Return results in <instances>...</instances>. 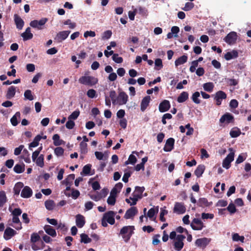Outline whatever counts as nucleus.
Instances as JSON below:
<instances>
[{"label": "nucleus", "mask_w": 251, "mask_h": 251, "mask_svg": "<svg viewBox=\"0 0 251 251\" xmlns=\"http://www.w3.org/2000/svg\"><path fill=\"white\" fill-rule=\"evenodd\" d=\"M194 7V4L191 2H187L185 3V6L182 9L185 11H190Z\"/></svg>", "instance_id": "nucleus-48"}, {"label": "nucleus", "mask_w": 251, "mask_h": 251, "mask_svg": "<svg viewBox=\"0 0 251 251\" xmlns=\"http://www.w3.org/2000/svg\"><path fill=\"white\" fill-rule=\"evenodd\" d=\"M232 238L234 241H240L242 243L244 242L245 237L243 236H240L238 233H235L232 234Z\"/></svg>", "instance_id": "nucleus-40"}, {"label": "nucleus", "mask_w": 251, "mask_h": 251, "mask_svg": "<svg viewBox=\"0 0 251 251\" xmlns=\"http://www.w3.org/2000/svg\"><path fill=\"white\" fill-rule=\"evenodd\" d=\"M189 94L187 92H182L178 97L177 101L179 103H182L188 99Z\"/></svg>", "instance_id": "nucleus-28"}, {"label": "nucleus", "mask_w": 251, "mask_h": 251, "mask_svg": "<svg viewBox=\"0 0 251 251\" xmlns=\"http://www.w3.org/2000/svg\"><path fill=\"white\" fill-rule=\"evenodd\" d=\"M42 139V136L40 135H37L34 139L33 141L29 145V150H31V148L36 147L38 146L39 142Z\"/></svg>", "instance_id": "nucleus-29"}, {"label": "nucleus", "mask_w": 251, "mask_h": 251, "mask_svg": "<svg viewBox=\"0 0 251 251\" xmlns=\"http://www.w3.org/2000/svg\"><path fill=\"white\" fill-rule=\"evenodd\" d=\"M12 222L17 224L16 226H13L14 228H15L17 230H20L22 228V224L20 221V219L18 216H13L12 218Z\"/></svg>", "instance_id": "nucleus-35"}, {"label": "nucleus", "mask_w": 251, "mask_h": 251, "mask_svg": "<svg viewBox=\"0 0 251 251\" xmlns=\"http://www.w3.org/2000/svg\"><path fill=\"white\" fill-rule=\"evenodd\" d=\"M65 25H69V27L71 29H74L76 26L75 23H72L71 20L68 19L63 23Z\"/></svg>", "instance_id": "nucleus-62"}, {"label": "nucleus", "mask_w": 251, "mask_h": 251, "mask_svg": "<svg viewBox=\"0 0 251 251\" xmlns=\"http://www.w3.org/2000/svg\"><path fill=\"white\" fill-rule=\"evenodd\" d=\"M53 144L55 146H58L62 144L63 141L60 139V136L58 134H55L52 137Z\"/></svg>", "instance_id": "nucleus-38"}, {"label": "nucleus", "mask_w": 251, "mask_h": 251, "mask_svg": "<svg viewBox=\"0 0 251 251\" xmlns=\"http://www.w3.org/2000/svg\"><path fill=\"white\" fill-rule=\"evenodd\" d=\"M7 199L5 191L2 190L0 191V207H2L7 202Z\"/></svg>", "instance_id": "nucleus-31"}, {"label": "nucleus", "mask_w": 251, "mask_h": 251, "mask_svg": "<svg viewBox=\"0 0 251 251\" xmlns=\"http://www.w3.org/2000/svg\"><path fill=\"white\" fill-rule=\"evenodd\" d=\"M16 94V87L11 86L8 88L5 97L7 99L10 100L13 98Z\"/></svg>", "instance_id": "nucleus-23"}, {"label": "nucleus", "mask_w": 251, "mask_h": 251, "mask_svg": "<svg viewBox=\"0 0 251 251\" xmlns=\"http://www.w3.org/2000/svg\"><path fill=\"white\" fill-rule=\"evenodd\" d=\"M72 194L71 196L73 199H76L80 195V192L77 190H75L73 189L72 190Z\"/></svg>", "instance_id": "nucleus-64"}, {"label": "nucleus", "mask_w": 251, "mask_h": 251, "mask_svg": "<svg viewBox=\"0 0 251 251\" xmlns=\"http://www.w3.org/2000/svg\"><path fill=\"white\" fill-rule=\"evenodd\" d=\"M14 20L16 27L18 29H22L24 25V21L23 20L16 14L14 15Z\"/></svg>", "instance_id": "nucleus-19"}, {"label": "nucleus", "mask_w": 251, "mask_h": 251, "mask_svg": "<svg viewBox=\"0 0 251 251\" xmlns=\"http://www.w3.org/2000/svg\"><path fill=\"white\" fill-rule=\"evenodd\" d=\"M234 116L229 113H226L224 114L220 119V123H226L228 124L234 122Z\"/></svg>", "instance_id": "nucleus-11"}, {"label": "nucleus", "mask_w": 251, "mask_h": 251, "mask_svg": "<svg viewBox=\"0 0 251 251\" xmlns=\"http://www.w3.org/2000/svg\"><path fill=\"white\" fill-rule=\"evenodd\" d=\"M115 212L112 211H109L105 213L101 220V225L104 227L107 226V223L110 225H114L115 223Z\"/></svg>", "instance_id": "nucleus-3"}, {"label": "nucleus", "mask_w": 251, "mask_h": 251, "mask_svg": "<svg viewBox=\"0 0 251 251\" xmlns=\"http://www.w3.org/2000/svg\"><path fill=\"white\" fill-rule=\"evenodd\" d=\"M32 189L29 186H25L23 187L21 196L23 198H29L32 196Z\"/></svg>", "instance_id": "nucleus-16"}, {"label": "nucleus", "mask_w": 251, "mask_h": 251, "mask_svg": "<svg viewBox=\"0 0 251 251\" xmlns=\"http://www.w3.org/2000/svg\"><path fill=\"white\" fill-rule=\"evenodd\" d=\"M87 95L89 98L93 99L97 97V93L94 89H91L88 90Z\"/></svg>", "instance_id": "nucleus-55"}, {"label": "nucleus", "mask_w": 251, "mask_h": 251, "mask_svg": "<svg viewBox=\"0 0 251 251\" xmlns=\"http://www.w3.org/2000/svg\"><path fill=\"white\" fill-rule=\"evenodd\" d=\"M112 59L117 63H121L123 61V59L122 57H119L118 54L114 53L112 56Z\"/></svg>", "instance_id": "nucleus-52"}, {"label": "nucleus", "mask_w": 251, "mask_h": 251, "mask_svg": "<svg viewBox=\"0 0 251 251\" xmlns=\"http://www.w3.org/2000/svg\"><path fill=\"white\" fill-rule=\"evenodd\" d=\"M16 231L11 227H7L3 234V238L6 240H9L11 238L16 234Z\"/></svg>", "instance_id": "nucleus-17"}, {"label": "nucleus", "mask_w": 251, "mask_h": 251, "mask_svg": "<svg viewBox=\"0 0 251 251\" xmlns=\"http://www.w3.org/2000/svg\"><path fill=\"white\" fill-rule=\"evenodd\" d=\"M234 152H230L224 159L223 162V167L228 169L230 167L231 162L234 160Z\"/></svg>", "instance_id": "nucleus-9"}, {"label": "nucleus", "mask_w": 251, "mask_h": 251, "mask_svg": "<svg viewBox=\"0 0 251 251\" xmlns=\"http://www.w3.org/2000/svg\"><path fill=\"white\" fill-rule=\"evenodd\" d=\"M109 98L111 99L113 104H115L116 102V93L114 90H111L109 92Z\"/></svg>", "instance_id": "nucleus-57"}, {"label": "nucleus", "mask_w": 251, "mask_h": 251, "mask_svg": "<svg viewBox=\"0 0 251 251\" xmlns=\"http://www.w3.org/2000/svg\"><path fill=\"white\" fill-rule=\"evenodd\" d=\"M212 204V202H209L207 199L205 198H200L198 200L197 205L200 207H208Z\"/></svg>", "instance_id": "nucleus-24"}, {"label": "nucleus", "mask_w": 251, "mask_h": 251, "mask_svg": "<svg viewBox=\"0 0 251 251\" xmlns=\"http://www.w3.org/2000/svg\"><path fill=\"white\" fill-rule=\"evenodd\" d=\"M226 209H227L231 214L235 213L236 211L235 206L232 202L229 203Z\"/></svg>", "instance_id": "nucleus-53"}, {"label": "nucleus", "mask_w": 251, "mask_h": 251, "mask_svg": "<svg viewBox=\"0 0 251 251\" xmlns=\"http://www.w3.org/2000/svg\"><path fill=\"white\" fill-rule=\"evenodd\" d=\"M46 208L49 210H51L54 207V202L52 200H47L45 202Z\"/></svg>", "instance_id": "nucleus-43"}, {"label": "nucleus", "mask_w": 251, "mask_h": 251, "mask_svg": "<svg viewBox=\"0 0 251 251\" xmlns=\"http://www.w3.org/2000/svg\"><path fill=\"white\" fill-rule=\"evenodd\" d=\"M44 229L45 232L49 234V235L54 237L56 236V232L55 230L52 226L50 225H46Z\"/></svg>", "instance_id": "nucleus-25"}, {"label": "nucleus", "mask_w": 251, "mask_h": 251, "mask_svg": "<svg viewBox=\"0 0 251 251\" xmlns=\"http://www.w3.org/2000/svg\"><path fill=\"white\" fill-rule=\"evenodd\" d=\"M21 114L20 112H17L10 120L11 123L13 126H16L18 124L17 118H20Z\"/></svg>", "instance_id": "nucleus-39"}, {"label": "nucleus", "mask_w": 251, "mask_h": 251, "mask_svg": "<svg viewBox=\"0 0 251 251\" xmlns=\"http://www.w3.org/2000/svg\"><path fill=\"white\" fill-rule=\"evenodd\" d=\"M78 82L83 85L93 86L98 82V79L93 76L84 75L80 77Z\"/></svg>", "instance_id": "nucleus-2"}, {"label": "nucleus", "mask_w": 251, "mask_h": 251, "mask_svg": "<svg viewBox=\"0 0 251 251\" xmlns=\"http://www.w3.org/2000/svg\"><path fill=\"white\" fill-rule=\"evenodd\" d=\"M80 242L84 244H87L91 242L92 239L89 237L88 235L85 233H81L80 235Z\"/></svg>", "instance_id": "nucleus-34"}, {"label": "nucleus", "mask_w": 251, "mask_h": 251, "mask_svg": "<svg viewBox=\"0 0 251 251\" xmlns=\"http://www.w3.org/2000/svg\"><path fill=\"white\" fill-rule=\"evenodd\" d=\"M186 210V207L183 202H176L173 208V212L177 214H184Z\"/></svg>", "instance_id": "nucleus-7"}, {"label": "nucleus", "mask_w": 251, "mask_h": 251, "mask_svg": "<svg viewBox=\"0 0 251 251\" xmlns=\"http://www.w3.org/2000/svg\"><path fill=\"white\" fill-rule=\"evenodd\" d=\"M76 225L79 228H82L85 224L84 217L81 214H77L75 217Z\"/></svg>", "instance_id": "nucleus-21"}, {"label": "nucleus", "mask_w": 251, "mask_h": 251, "mask_svg": "<svg viewBox=\"0 0 251 251\" xmlns=\"http://www.w3.org/2000/svg\"><path fill=\"white\" fill-rule=\"evenodd\" d=\"M151 101V97L149 96L145 97L142 100L140 105V109L144 112L149 105Z\"/></svg>", "instance_id": "nucleus-20"}, {"label": "nucleus", "mask_w": 251, "mask_h": 251, "mask_svg": "<svg viewBox=\"0 0 251 251\" xmlns=\"http://www.w3.org/2000/svg\"><path fill=\"white\" fill-rule=\"evenodd\" d=\"M44 156L43 154H40L35 160L36 164L37 166L42 168L44 166Z\"/></svg>", "instance_id": "nucleus-37"}, {"label": "nucleus", "mask_w": 251, "mask_h": 251, "mask_svg": "<svg viewBox=\"0 0 251 251\" xmlns=\"http://www.w3.org/2000/svg\"><path fill=\"white\" fill-rule=\"evenodd\" d=\"M24 97L25 99L32 100L34 99L33 96L30 90H26L24 93Z\"/></svg>", "instance_id": "nucleus-47"}, {"label": "nucleus", "mask_w": 251, "mask_h": 251, "mask_svg": "<svg viewBox=\"0 0 251 251\" xmlns=\"http://www.w3.org/2000/svg\"><path fill=\"white\" fill-rule=\"evenodd\" d=\"M185 238V236L182 234H178L176 236V241L174 242V248L176 251H180L184 246L183 242V240Z\"/></svg>", "instance_id": "nucleus-4"}, {"label": "nucleus", "mask_w": 251, "mask_h": 251, "mask_svg": "<svg viewBox=\"0 0 251 251\" xmlns=\"http://www.w3.org/2000/svg\"><path fill=\"white\" fill-rule=\"evenodd\" d=\"M137 161V159L136 157L133 155L130 154L129 156L128 160L125 162V165H128V164H134Z\"/></svg>", "instance_id": "nucleus-46"}, {"label": "nucleus", "mask_w": 251, "mask_h": 251, "mask_svg": "<svg viewBox=\"0 0 251 251\" xmlns=\"http://www.w3.org/2000/svg\"><path fill=\"white\" fill-rule=\"evenodd\" d=\"M238 56V52L236 50H232L231 51L227 52L224 55L226 60H230L232 59L236 58Z\"/></svg>", "instance_id": "nucleus-22"}, {"label": "nucleus", "mask_w": 251, "mask_h": 251, "mask_svg": "<svg viewBox=\"0 0 251 251\" xmlns=\"http://www.w3.org/2000/svg\"><path fill=\"white\" fill-rule=\"evenodd\" d=\"M137 13V8L134 9L133 10V11H129L128 12V17H129V19L132 21L134 20L135 16Z\"/></svg>", "instance_id": "nucleus-61"}, {"label": "nucleus", "mask_w": 251, "mask_h": 251, "mask_svg": "<svg viewBox=\"0 0 251 251\" xmlns=\"http://www.w3.org/2000/svg\"><path fill=\"white\" fill-rule=\"evenodd\" d=\"M205 169V168L204 165L201 164L198 165L194 172L195 175L198 177H201L204 173Z\"/></svg>", "instance_id": "nucleus-26"}, {"label": "nucleus", "mask_w": 251, "mask_h": 251, "mask_svg": "<svg viewBox=\"0 0 251 251\" xmlns=\"http://www.w3.org/2000/svg\"><path fill=\"white\" fill-rule=\"evenodd\" d=\"M64 152V150L62 147H57L54 149V153L57 156L63 155Z\"/></svg>", "instance_id": "nucleus-56"}, {"label": "nucleus", "mask_w": 251, "mask_h": 251, "mask_svg": "<svg viewBox=\"0 0 251 251\" xmlns=\"http://www.w3.org/2000/svg\"><path fill=\"white\" fill-rule=\"evenodd\" d=\"M187 56L185 55H183L179 57L175 61V65L176 66H178L186 63L187 61Z\"/></svg>", "instance_id": "nucleus-30"}, {"label": "nucleus", "mask_w": 251, "mask_h": 251, "mask_svg": "<svg viewBox=\"0 0 251 251\" xmlns=\"http://www.w3.org/2000/svg\"><path fill=\"white\" fill-rule=\"evenodd\" d=\"M92 165L90 164L85 165L81 172V175H88L90 173Z\"/></svg>", "instance_id": "nucleus-42"}, {"label": "nucleus", "mask_w": 251, "mask_h": 251, "mask_svg": "<svg viewBox=\"0 0 251 251\" xmlns=\"http://www.w3.org/2000/svg\"><path fill=\"white\" fill-rule=\"evenodd\" d=\"M237 33L234 31L230 32L225 38V41L229 45L234 44L237 40Z\"/></svg>", "instance_id": "nucleus-10"}, {"label": "nucleus", "mask_w": 251, "mask_h": 251, "mask_svg": "<svg viewBox=\"0 0 251 251\" xmlns=\"http://www.w3.org/2000/svg\"><path fill=\"white\" fill-rule=\"evenodd\" d=\"M171 107L170 101L168 100H163L159 105V110L160 112H165L169 110Z\"/></svg>", "instance_id": "nucleus-15"}, {"label": "nucleus", "mask_w": 251, "mask_h": 251, "mask_svg": "<svg viewBox=\"0 0 251 251\" xmlns=\"http://www.w3.org/2000/svg\"><path fill=\"white\" fill-rule=\"evenodd\" d=\"M40 239V236L36 233H33L31 235V242L32 243H35L39 241Z\"/></svg>", "instance_id": "nucleus-60"}, {"label": "nucleus", "mask_w": 251, "mask_h": 251, "mask_svg": "<svg viewBox=\"0 0 251 251\" xmlns=\"http://www.w3.org/2000/svg\"><path fill=\"white\" fill-rule=\"evenodd\" d=\"M9 210L11 212L13 216H19L21 215L22 213V211L20 208H16L13 210H12V208L10 207L9 208Z\"/></svg>", "instance_id": "nucleus-45"}, {"label": "nucleus", "mask_w": 251, "mask_h": 251, "mask_svg": "<svg viewBox=\"0 0 251 251\" xmlns=\"http://www.w3.org/2000/svg\"><path fill=\"white\" fill-rule=\"evenodd\" d=\"M75 126V122L71 119H68V121L66 123V127L69 129H73Z\"/></svg>", "instance_id": "nucleus-59"}, {"label": "nucleus", "mask_w": 251, "mask_h": 251, "mask_svg": "<svg viewBox=\"0 0 251 251\" xmlns=\"http://www.w3.org/2000/svg\"><path fill=\"white\" fill-rule=\"evenodd\" d=\"M168 214V211L164 208H161L160 209V220L161 222H165L166 219L164 218V215Z\"/></svg>", "instance_id": "nucleus-54"}, {"label": "nucleus", "mask_w": 251, "mask_h": 251, "mask_svg": "<svg viewBox=\"0 0 251 251\" xmlns=\"http://www.w3.org/2000/svg\"><path fill=\"white\" fill-rule=\"evenodd\" d=\"M200 96V93L199 92H196L192 96V100L193 102L196 104H200L201 103L199 97Z\"/></svg>", "instance_id": "nucleus-44"}, {"label": "nucleus", "mask_w": 251, "mask_h": 251, "mask_svg": "<svg viewBox=\"0 0 251 251\" xmlns=\"http://www.w3.org/2000/svg\"><path fill=\"white\" fill-rule=\"evenodd\" d=\"M21 36L23 37L24 41H27L31 39L33 35L32 33L23 32L22 33Z\"/></svg>", "instance_id": "nucleus-49"}, {"label": "nucleus", "mask_w": 251, "mask_h": 251, "mask_svg": "<svg viewBox=\"0 0 251 251\" xmlns=\"http://www.w3.org/2000/svg\"><path fill=\"white\" fill-rule=\"evenodd\" d=\"M134 226H125L123 227L120 234L122 235L123 238L126 242H128L132 235L133 234Z\"/></svg>", "instance_id": "nucleus-1"}, {"label": "nucleus", "mask_w": 251, "mask_h": 251, "mask_svg": "<svg viewBox=\"0 0 251 251\" xmlns=\"http://www.w3.org/2000/svg\"><path fill=\"white\" fill-rule=\"evenodd\" d=\"M241 132L239 128L237 127L233 128L230 131L229 134L232 138H236L240 136Z\"/></svg>", "instance_id": "nucleus-33"}, {"label": "nucleus", "mask_w": 251, "mask_h": 251, "mask_svg": "<svg viewBox=\"0 0 251 251\" xmlns=\"http://www.w3.org/2000/svg\"><path fill=\"white\" fill-rule=\"evenodd\" d=\"M128 98L127 95L125 92H121L117 97V103L119 105L125 104L128 100Z\"/></svg>", "instance_id": "nucleus-12"}, {"label": "nucleus", "mask_w": 251, "mask_h": 251, "mask_svg": "<svg viewBox=\"0 0 251 251\" xmlns=\"http://www.w3.org/2000/svg\"><path fill=\"white\" fill-rule=\"evenodd\" d=\"M215 97L222 100H223L226 99V98L227 95L224 91H219L216 92Z\"/></svg>", "instance_id": "nucleus-41"}, {"label": "nucleus", "mask_w": 251, "mask_h": 251, "mask_svg": "<svg viewBox=\"0 0 251 251\" xmlns=\"http://www.w3.org/2000/svg\"><path fill=\"white\" fill-rule=\"evenodd\" d=\"M25 165L24 163L22 164H16L14 168V171L17 174H21L25 171Z\"/></svg>", "instance_id": "nucleus-32"}, {"label": "nucleus", "mask_w": 251, "mask_h": 251, "mask_svg": "<svg viewBox=\"0 0 251 251\" xmlns=\"http://www.w3.org/2000/svg\"><path fill=\"white\" fill-rule=\"evenodd\" d=\"M175 139L173 138H169L166 142L163 150L166 152H169L172 151L174 148Z\"/></svg>", "instance_id": "nucleus-13"}, {"label": "nucleus", "mask_w": 251, "mask_h": 251, "mask_svg": "<svg viewBox=\"0 0 251 251\" xmlns=\"http://www.w3.org/2000/svg\"><path fill=\"white\" fill-rule=\"evenodd\" d=\"M70 32L71 31L69 30H65L59 32L54 37V41L57 43L62 42L68 37Z\"/></svg>", "instance_id": "nucleus-8"}, {"label": "nucleus", "mask_w": 251, "mask_h": 251, "mask_svg": "<svg viewBox=\"0 0 251 251\" xmlns=\"http://www.w3.org/2000/svg\"><path fill=\"white\" fill-rule=\"evenodd\" d=\"M191 228L194 230H201L203 227V223L202 221L199 218H195L193 219L190 224Z\"/></svg>", "instance_id": "nucleus-6"}, {"label": "nucleus", "mask_w": 251, "mask_h": 251, "mask_svg": "<svg viewBox=\"0 0 251 251\" xmlns=\"http://www.w3.org/2000/svg\"><path fill=\"white\" fill-rule=\"evenodd\" d=\"M138 213V209L136 207L133 206L126 211L124 218L126 219L132 218Z\"/></svg>", "instance_id": "nucleus-14"}, {"label": "nucleus", "mask_w": 251, "mask_h": 251, "mask_svg": "<svg viewBox=\"0 0 251 251\" xmlns=\"http://www.w3.org/2000/svg\"><path fill=\"white\" fill-rule=\"evenodd\" d=\"M80 149L81 153L86 154L87 152V143L81 142L80 143Z\"/></svg>", "instance_id": "nucleus-51"}, {"label": "nucleus", "mask_w": 251, "mask_h": 251, "mask_svg": "<svg viewBox=\"0 0 251 251\" xmlns=\"http://www.w3.org/2000/svg\"><path fill=\"white\" fill-rule=\"evenodd\" d=\"M214 84L212 82L205 83L203 85V89L208 92H211L214 88Z\"/></svg>", "instance_id": "nucleus-36"}, {"label": "nucleus", "mask_w": 251, "mask_h": 251, "mask_svg": "<svg viewBox=\"0 0 251 251\" xmlns=\"http://www.w3.org/2000/svg\"><path fill=\"white\" fill-rule=\"evenodd\" d=\"M210 240L205 237L199 238L196 240L195 244L199 247L205 248L209 244Z\"/></svg>", "instance_id": "nucleus-18"}, {"label": "nucleus", "mask_w": 251, "mask_h": 251, "mask_svg": "<svg viewBox=\"0 0 251 251\" xmlns=\"http://www.w3.org/2000/svg\"><path fill=\"white\" fill-rule=\"evenodd\" d=\"M108 192L109 191H108V190L107 188H103L101 190L100 192L99 193L100 198L102 199L103 198H105L107 195Z\"/></svg>", "instance_id": "nucleus-63"}, {"label": "nucleus", "mask_w": 251, "mask_h": 251, "mask_svg": "<svg viewBox=\"0 0 251 251\" xmlns=\"http://www.w3.org/2000/svg\"><path fill=\"white\" fill-rule=\"evenodd\" d=\"M112 31L111 30H106L104 31L102 36V39L105 40L109 39L112 36Z\"/></svg>", "instance_id": "nucleus-58"}, {"label": "nucleus", "mask_w": 251, "mask_h": 251, "mask_svg": "<svg viewBox=\"0 0 251 251\" xmlns=\"http://www.w3.org/2000/svg\"><path fill=\"white\" fill-rule=\"evenodd\" d=\"M23 187L24 184L23 182H18L16 183L13 188V192L14 193V195H19L21 190V189L23 188Z\"/></svg>", "instance_id": "nucleus-27"}, {"label": "nucleus", "mask_w": 251, "mask_h": 251, "mask_svg": "<svg viewBox=\"0 0 251 251\" xmlns=\"http://www.w3.org/2000/svg\"><path fill=\"white\" fill-rule=\"evenodd\" d=\"M48 19L46 18H42L39 21L33 20L30 22V25L33 28H37L39 30L43 29V26L47 22Z\"/></svg>", "instance_id": "nucleus-5"}, {"label": "nucleus", "mask_w": 251, "mask_h": 251, "mask_svg": "<svg viewBox=\"0 0 251 251\" xmlns=\"http://www.w3.org/2000/svg\"><path fill=\"white\" fill-rule=\"evenodd\" d=\"M80 111L78 109H77L74 111L69 117L68 119L76 120L79 116Z\"/></svg>", "instance_id": "nucleus-50"}]
</instances>
